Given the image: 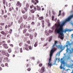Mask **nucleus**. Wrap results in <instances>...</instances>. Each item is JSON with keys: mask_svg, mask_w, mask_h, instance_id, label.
<instances>
[{"mask_svg": "<svg viewBox=\"0 0 73 73\" xmlns=\"http://www.w3.org/2000/svg\"><path fill=\"white\" fill-rule=\"evenodd\" d=\"M21 12L22 13H23V14H24L25 13V11L23 9L21 10Z\"/></svg>", "mask_w": 73, "mask_h": 73, "instance_id": "aec40b11", "label": "nucleus"}, {"mask_svg": "<svg viewBox=\"0 0 73 73\" xmlns=\"http://www.w3.org/2000/svg\"><path fill=\"white\" fill-rule=\"evenodd\" d=\"M38 40H37V41H36L35 44L34 45V46H35V47H36V46H37V45H38Z\"/></svg>", "mask_w": 73, "mask_h": 73, "instance_id": "2eb2a0df", "label": "nucleus"}, {"mask_svg": "<svg viewBox=\"0 0 73 73\" xmlns=\"http://www.w3.org/2000/svg\"><path fill=\"white\" fill-rule=\"evenodd\" d=\"M46 21L48 23H49V19H47L46 20Z\"/></svg>", "mask_w": 73, "mask_h": 73, "instance_id": "09e8293b", "label": "nucleus"}, {"mask_svg": "<svg viewBox=\"0 0 73 73\" xmlns=\"http://www.w3.org/2000/svg\"><path fill=\"white\" fill-rule=\"evenodd\" d=\"M1 66H2V67H4V65L3 64H2L1 65Z\"/></svg>", "mask_w": 73, "mask_h": 73, "instance_id": "4d7b16f0", "label": "nucleus"}, {"mask_svg": "<svg viewBox=\"0 0 73 73\" xmlns=\"http://www.w3.org/2000/svg\"><path fill=\"white\" fill-rule=\"evenodd\" d=\"M31 18L33 20H35V16L34 15H32Z\"/></svg>", "mask_w": 73, "mask_h": 73, "instance_id": "c756f323", "label": "nucleus"}, {"mask_svg": "<svg viewBox=\"0 0 73 73\" xmlns=\"http://www.w3.org/2000/svg\"><path fill=\"white\" fill-rule=\"evenodd\" d=\"M35 1H36V3H38V1L37 0H35Z\"/></svg>", "mask_w": 73, "mask_h": 73, "instance_id": "0e129e2a", "label": "nucleus"}, {"mask_svg": "<svg viewBox=\"0 0 73 73\" xmlns=\"http://www.w3.org/2000/svg\"><path fill=\"white\" fill-rule=\"evenodd\" d=\"M7 51L8 53H11V52H12V50H11V48H9L7 50Z\"/></svg>", "mask_w": 73, "mask_h": 73, "instance_id": "a211bd4d", "label": "nucleus"}, {"mask_svg": "<svg viewBox=\"0 0 73 73\" xmlns=\"http://www.w3.org/2000/svg\"><path fill=\"white\" fill-rule=\"evenodd\" d=\"M16 11H18V10H19V8L17 7H16Z\"/></svg>", "mask_w": 73, "mask_h": 73, "instance_id": "052dcab7", "label": "nucleus"}, {"mask_svg": "<svg viewBox=\"0 0 73 73\" xmlns=\"http://www.w3.org/2000/svg\"><path fill=\"white\" fill-rule=\"evenodd\" d=\"M34 9H35L34 10L35 11H36V7H34Z\"/></svg>", "mask_w": 73, "mask_h": 73, "instance_id": "bf43d9fd", "label": "nucleus"}, {"mask_svg": "<svg viewBox=\"0 0 73 73\" xmlns=\"http://www.w3.org/2000/svg\"><path fill=\"white\" fill-rule=\"evenodd\" d=\"M5 66H7V67H8V63H5Z\"/></svg>", "mask_w": 73, "mask_h": 73, "instance_id": "c03bdc74", "label": "nucleus"}, {"mask_svg": "<svg viewBox=\"0 0 73 73\" xmlns=\"http://www.w3.org/2000/svg\"><path fill=\"white\" fill-rule=\"evenodd\" d=\"M31 2H32V3H35V1H34V0H32Z\"/></svg>", "mask_w": 73, "mask_h": 73, "instance_id": "69168bd1", "label": "nucleus"}, {"mask_svg": "<svg viewBox=\"0 0 73 73\" xmlns=\"http://www.w3.org/2000/svg\"><path fill=\"white\" fill-rule=\"evenodd\" d=\"M41 39L42 40V41H44L45 39V38H41Z\"/></svg>", "mask_w": 73, "mask_h": 73, "instance_id": "79ce46f5", "label": "nucleus"}, {"mask_svg": "<svg viewBox=\"0 0 73 73\" xmlns=\"http://www.w3.org/2000/svg\"><path fill=\"white\" fill-rule=\"evenodd\" d=\"M24 46L25 47H24V48L25 49V50H27V51H28L29 50V49L30 50H32V49H33V47H31V46H29L27 44H25L24 45Z\"/></svg>", "mask_w": 73, "mask_h": 73, "instance_id": "20e7f679", "label": "nucleus"}, {"mask_svg": "<svg viewBox=\"0 0 73 73\" xmlns=\"http://www.w3.org/2000/svg\"><path fill=\"white\" fill-rule=\"evenodd\" d=\"M0 0L1 1V0ZM2 2H3V4H5L6 2V0H3Z\"/></svg>", "mask_w": 73, "mask_h": 73, "instance_id": "cd10ccee", "label": "nucleus"}, {"mask_svg": "<svg viewBox=\"0 0 73 73\" xmlns=\"http://www.w3.org/2000/svg\"><path fill=\"white\" fill-rule=\"evenodd\" d=\"M29 37L31 39H32L33 37V36L32 35L30 34V35Z\"/></svg>", "mask_w": 73, "mask_h": 73, "instance_id": "bb28decb", "label": "nucleus"}, {"mask_svg": "<svg viewBox=\"0 0 73 73\" xmlns=\"http://www.w3.org/2000/svg\"><path fill=\"white\" fill-rule=\"evenodd\" d=\"M5 52H6V51H3L2 52V53L3 54H5Z\"/></svg>", "mask_w": 73, "mask_h": 73, "instance_id": "473e14b6", "label": "nucleus"}, {"mask_svg": "<svg viewBox=\"0 0 73 73\" xmlns=\"http://www.w3.org/2000/svg\"><path fill=\"white\" fill-rule=\"evenodd\" d=\"M33 5H32V6H30V8H31V9L33 8Z\"/></svg>", "mask_w": 73, "mask_h": 73, "instance_id": "338daca9", "label": "nucleus"}, {"mask_svg": "<svg viewBox=\"0 0 73 73\" xmlns=\"http://www.w3.org/2000/svg\"><path fill=\"white\" fill-rule=\"evenodd\" d=\"M1 34H2V35H7V34L8 33H5L4 32V31H1Z\"/></svg>", "mask_w": 73, "mask_h": 73, "instance_id": "9b49d317", "label": "nucleus"}, {"mask_svg": "<svg viewBox=\"0 0 73 73\" xmlns=\"http://www.w3.org/2000/svg\"><path fill=\"white\" fill-rule=\"evenodd\" d=\"M30 42H31L30 41V40H27V44H29Z\"/></svg>", "mask_w": 73, "mask_h": 73, "instance_id": "4c0bfd02", "label": "nucleus"}, {"mask_svg": "<svg viewBox=\"0 0 73 73\" xmlns=\"http://www.w3.org/2000/svg\"><path fill=\"white\" fill-rule=\"evenodd\" d=\"M45 33L46 36H48V35H49V34L48 33V31H47V30H46L45 31Z\"/></svg>", "mask_w": 73, "mask_h": 73, "instance_id": "6ab92c4d", "label": "nucleus"}, {"mask_svg": "<svg viewBox=\"0 0 73 73\" xmlns=\"http://www.w3.org/2000/svg\"><path fill=\"white\" fill-rule=\"evenodd\" d=\"M9 28L7 29V31H6V32H8V33H12V30L11 29L10 30L9 32Z\"/></svg>", "mask_w": 73, "mask_h": 73, "instance_id": "4468645a", "label": "nucleus"}, {"mask_svg": "<svg viewBox=\"0 0 73 73\" xmlns=\"http://www.w3.org/2000/svg\"><path fill=\"white\" fill-rule=\"evenodd\" d=\"M47 43H46L44 44V45L43 46V47H44V46H46L47 45Z\"/></svg>", "mask_w": 73, "mask_h": 73, "instance_id": "de8ad7c7", "label": "nucleus"}, {"mask_svg": "<svg viewBox=\"0 0 73 73\" xmlns=\"http://www.w3.org/2000/svg\"><path fill=\"white\" fill-rule=\"evenodd\" d=\"M73 17V15H70L67 19H66L64 22L66 24L68 21H69L70 20H71V19H72V17Z\"/></svg>", "mask_w": 73, "mask_h": 73, "instance_id": "423d86ee", "label": "nucleus"}, {"mask_svg": "<svg viewBox=\"0 0 73 73\" xmlns=\"http://www.w3.org/2000/svg\"><path fill=\"white\" fill-rule=\"evenodd\" d=\"M4 60L6 62V61H7L8 60V58L7 57H5L4 58Z\"/></svg>", "mask_w": 73, "mask_h": 73, "instance_id": "5701e85b", "label": "nucleus"}, {"mask_svg": "<svg viewBox=\"0 0 73 73\" xmlns=\"http://www.w3.org/2000/svg\"><path fill=\"white\" fill-rule=\"evenodd\" d=\"M57 44H58V41L57 40L55 41L54 44L53 45L52 48L50 52V57L49 60V62L48 63V66H50V68L51 67V66H53V64L50 63L52 60V55H53V53L56 50V49H57V48H58L59 49H62V46L61 45H57Z\"/></svg>", "mask_w": 73, "mask_h": 73, "instance_id": "f03ea898", "label": "nucleus"}, {"mask_svg": "<svg viewBox=\"0 0 73 73\" xmlns=\"http://www.w3.org/2000/svg\"><path fill=\"white\" fill-rule=\"evenodd\" d=\"M7 38H10V35L9 34L7 35Z\"/></svg>", "mask_w": 73, "mask_h": 73, "instance_id": "72a5a7b5", "label": "nucleus"}, {"mask_svg": "<svg viewBox=\"0 0 73 73\" xmlns=\"http://www.w3.org/2000/svg\"><path fill=\"white\" fill-rule=\"evenodd\" d=\"M11 3H9L8 5L9 7H11Z\"/></svg>", "mask_w": 73, "mask_h": 73, "instance_id": "13d9d810", "label": "nucleus"}, {"mask_svg": "<svg viewBox=\"0 0 73 73\" xmlns=\"http://www.w3.org/2000/svg\"><path fill=\"white\" fill-rule=\"evenodd\" d=\"M45 72V68L44 67H42L41 68V70L40 71V72L41 73H44Z\"/></svg>", "mask_w": 73, "mask_h": 73, "instance_id": "1a4fd4ad", "label": "nucleus"}, {"mask_svg": "<svg viewBox=\"0 0 73 73\" xmlns=\"http://www.w3.org/2000/svg\"><path fill=\"white\" fill-rule=\"evenodd\" d=\"M25 36H29V33H27L25 34Z\"/></svg>", "mask_w": 73, "mask_h": 73, "instance_id": "a878e982", "label": "nucleus"}, {"mask_svg": "<svg viewBox=\"0 0 73 73\" xmlns=\"http://www.w3.org/2000/svg\"><path fill=\"white\" fill-rule=\"evenodd\" d=\"M37 9L38 11H40L41 10V8L40 7L38 6V5H36Z\"/></svg>", "mask_w": 73, "mask_h": 73, "instance_id": "dca6fc26", "label": "nucleus"}, {"mask_svg": "<svg viewBox=\"0 0 73 73\" xmlns=\"http://www.w3.org/2000/svg\"><path fill=\"white\" fill-rule=\"evenodd\" d=\"M62 15L63 16H64L65 15V13H62Z\"/></svg>", "mask_w": 73, "mask_h": 73, "instance_id": "774afa93", "label": "nucleus"}, {"mask_svg": "<svg viewBox=\"0 0 73 73\" xmlns=\"http://www.w3.org/2000/svg\"><path fill=\"white\" fill-rule=\"evenodd\" d=\"M3 17L5 19H6L7 17V15H4L3 16Z\"/></svg>", "mask_w": 73, "mask_h": 73, "instance_id": "c9c22d12", "label": "nucleus"}, {"mask_svg": "<svg viewBox=\"0 0 73 73\" xmlns=\"http://www.w3.org/2000/svg\"><path fill=\"white\" fill-rule=\"evenodd\" d=\"M39 66H40V67H41V66H42V63L40 64L39 65Z\"/></svg>", "mask_w": 73, "mask_h": 73, "instance_id": "58836bf2", "label": "nucleus"}, {"mask_svg": "<svg viewBox=\"0 0 73 73\" xmlns=\"http://www.w3.org/2000/svg\"><path fill=\"white\" fill-rule=\"evenodd\" d=\"M52 36H51L50 37L49 39L48 40V41L50 42L52 40Z\"/></svg>", "mask_w": 73, "mask_h": 73, "instance_id": "b1692460", "label": "nucleus"}, {"mask_svg": "<svg viewBox=\"0 0 73 73\" xmlns=\"http://www.w3.org/2000/svg\"><path fill=\"white\" fill-rule=\"evenodd\" d=\"M35 23L34 22H32L31 23V25H35Z\"/></svg>", "mask_w": 73, "mask_h": 73, "instance_id": "a18cd8bd", "label": "nucleus"}, {"mask_svg": "<svg viewBox=\"0 0 73 73\" xmlns=\"http://www.w3.org/2000/svg\"><path fill=\"white\" fill-rule=\"evenodd\" d=\"M5 56H7V57H9V54L8 52H6L5 53Z\"/></svg>", "mask_w": 73, "mask_h": 73, "instance_id": "393cba45", "label": "nucleus"}, {"mask_svg": "<svg viewBox=\"0 0 73 73\" xmlns=\"http://www.w3.org/2000/svg\"><path fill=\"white\" fill-rule=\"evenodd\" d=\"M3 46L4 48H5L6 49H8L9 47L8 45L6 44H3Z\"/></svg>", "mask_w": 73, "mask_h": 73, "instance_id": "6e6552de", "label": "nucleus"}, {"mask_svg": "<svg viewBox=\"0 0 73 73\" xmlns=\"http://www.w3.org/2000/svg\"><path fill=\"white\" fill-rule=\"evenodd\" d=\"M22 5V4L20 3V2L19 1H18L16 4L17 6H18L19 8H20V7H21Z\"/></svg>", "mask_w": 73, "mask_h": 73, "instance_id": "0eeeda50", "label": "nucleus"}, {"mask_svg": "<svg viewBox=\"0 0 73 73\" xmlns=\"http://www.w3.org/2000/svg\"><path fill=\"white\" fill-rule=\"evenodd\" d=\"M23 21V17H20V19L18 21V23L19 24H20Z\"/></svg>", "mask_w": 73, "mask_h": 73, "instance_id": "f8f14e48", "label": "nucleus"}, {"mask_svg": "<svg viewBox=\"0 0 73 73\" xmlns=\"http://www.w3.org/2000/svg\"><path fill=\"white\" fill-rule=\"evenodd\" d=\"M59 14L58 15V17H59L60 16V15H61V11L60 10L59 11Z\"/></svg>", "mask_w": 73, "mask_h": 73, "instance_id": "7c9ffc66", "label": "nucleus"}, {"mask_svg": "<svg viewBox=\"0 0 73 73\" xmlns=\"http://www.w3.org/2000/svg\"><path fill=\"white\" fill-rule=\"evenodd\" d=\"M31 17L29 16L28 18V21H29V20H31Z\"/></svg>", "mask_w": 73, "mask_h": 73, "instance_id": "2f4dec72", "label": "nucleus"}, {"mask_svg": "<svg viewBox=\"0 0 73 73\" xmlns=\"http://www.w3.org/2000/svg\"><path fill=\"white\" fill-rule=\"evenodd\" d=\"M48 23V27H50V23Z\"/></svg>", "mask_w": 73, "mask_h": 73, "instance_id": "6e6d98bb", "label": "nucleus"}, {"mask_svg": "<svg viewBox=\"0 0 73 73\" xmlns=\"http://www.w3.org/2000/svg\"><path fill=\"white\" fill-rule=\"evenodd\" d=\"M52 13L53 15H56V12H55L54 11H52Z\"/></svg>", "mask_w": 73, "mask_h": 73, "instance_id": "f704fd0d", "label": "nucleus"}, {"mask_svg": "<svg viewBox=\"0 0 73 73\" xmlns=\"http://www.w3.org/2000/svg\"><path fill=\"white\" fill-rule=\"evenodd\" d=\"M27 31V29H25L23 30V33H26V32Z\"/></svg>", "mask_w": 73, "mask_h": 73, "instance_id": "c85d7f7f", "label": "nucleus"}, {"mask_svg": "<svg viewBox=\"0 0 73 73\" xmlns=\"http://www.w3.org/2000/svg\"><path fill=\"white\" fill-rule=\"evenodd\" d=\"M65 24L66 23L63 22L61 24L59 22L58 24L55 23V27L56 28L55 31L57 32V33L59 34L58 36V37L60 38V39H61V40H63L64 39V37H62L64 35V32L65 33H66V32H65V29L64 31H63V27H64Z\"/></svg>", "mask_w": 73, "mask_h": 73, "instance_id": "f257e3e1", "label": "nucleus"}, {"mask_svg": "<svg viewBox=\"0 0 73 73\" xmlns=\"http://www.w3.org/2000/svg\"><path fill=\"white\" fill-rule=\"evenodd\" d=\"M22 50H23V48H21L20 49V51L21 53H22V52H23Z\"/></svg>", "mask_w": 73, "mask_h": 73, "instance_id": "a19ab883", "label": "nucleus"}, {"mask_svg": "<svg viewBox=\"0 0 73 73\" xmlns=\"http://www.w3.org/2000/svg\"><path fill=\"white\" fill-rule=\"evenodd\" d=\"M73 44V42H72L71 43H69V41H67L66 42V48H67L66 49V51L67 52H69V50L70 51V53H73V48H72L71 49V50L69 49V48H68L69 45L70 46L71 45H72Z\"/></svg>", "mask_w": 73, "mask_h": 73, "instance_id": "7ed1b4c3", "label": "nucleus"}, {"mask_svg": "<svg viewBox=\"0 0 73 73\" xmlns=\"http://www.w3.org/2000/svg\"><path fill=\"white\" fill-rule=\"evenodd\" d=\"M22 42H20V43H19V46H22Z\"/></svg>", "mask_w": 73, "mask_h": 73, "instance_id": "ea45409f", "label": "nucleus"}, {"mask_svg": "<svg viewBox=\"0 0 73 73\" xmlns=\"http://www.w3.org/2000/svg\"><path fill=\"white\" fill-rule=\"evenodd\" d=\"M28 17V16L26 14L24 15H23V18L24 20H26Z\"/></svg>", "mask_w": 73, "mask_h": 73, "instance_id": "ddd939ff", "label": "nucleus"}, {"mask_svg": "<svg viewBox=\"0 0 73 73\" xmlns=\"http://www.w3.org/2000/svg\"><path fill=\"white\" fill-rule=\"evenodd\" d=\"M29 7V5L28 3H27L26 5V7L24 8L25 10V11L26 12H27L28 11V7Z\"/></svg>", "mask_w": 73, "mask_h": 73, "instance_id": "9d476101", "label": "nucleus"}, {"mask_svg": "<svg viewBox=\"0 0 73 73\" xmlns=\"http://www.w3.org/2000/svg\"><path fill=\"white\" fill-rule=\"evenodd\" d=\"M14 9V8L13 7H11L9 9V11H12V10Z\"/></svg>", "mask_w": 73, "mask_h": 73, "instance_id": "4be33fe9", "label": "nucleus"}, {"mask_svg": "<svg viewBox=\"0 0 73 73\" xmlns=\"http://www.w3.org/2000/svg\"><path fill=\"white\" fill-rule=\"evenodd\" d=\"M52 21H53L54 20V16H52Z\"/></svg>", "mask_w": 73, "mask_h": 73, "instance_id": "3c124183", "label": "nucleus"}, {"mask_svg": "<svg viewBox=\"0 0 73 73\" xmlns=\"http://www.w3.org/2000/svg\"><path fill=\"white\" fill-rule=\"evenodd\" d=\"M57 60H58V59L57 58H56L55 60V63H56V61H57Z\"/></svg>", "mask_w": 73, "mask_h": 73, "instance_id": "864d4df0", "label": "nucleus"}, {"mask_svg": "<svg viewBox=\"0 0 73 73\" xmlns=\"http://www.w3.org/2000/svg\"><path fill=\"white\" fill-rule=\"evenodd\" d=\"M35 37H36V36H37V33H35Z\"/></svg>", "mask_w": 73, "mask_h": 73, "instance_id": "680f3d73", "label": "nucleus"}, {"mask_svg": "<svg viewBox=\"0 0 73 73\" xmlns=\"http://www.w3.org/2000/svg\"><path fill=\"white\" fill-rule=\"evenodd\" d=\"M31 69L30 68H29L27 69V71H31Z\"/></svg>", "mask_w": 73, "mask_h": 73, "instance_id": "37998d69", "label": "nucleus"}, {"mask_svg": "<svg viewBox=\"0 0 73 73\" xmlns=\"http://www.w3.org/2000/svg\"><path fill=\"white\" fill-rule=\"evenodd\" d=\"M30 12H31L32 13H35V10L33 9L31 10Z\"/></svg>", "mask_w": 73, "mask_h": 73, "instance_id": "412c9836", "label": "nucleus"}, {"mask_svg": "<svg viewBox=\"0 0 73 73\" xmlns=\"http://www.w3.org/2000/svg\"><path fill=\"white\" fill-rule=\"evenodd\" d=\"M63 58H61L60 60V62L61 63V64L60 66V68L61 69H65L64 67L62 66V64H65V62H64V61H63Z\"/></svg>", "mask_w": 73, "mask_h": 73, "instance_id": "39448f33", "label": "nucleus"}, {"mask_svg": "<svg viewBox=\"0 0 73 73\" xmlns=\"http://www.w3.org/2000/svg\"><path fill=\"white\" fill-rule=\"evenodd\" d=\"M9 25H8V26H7L8 28H9V27H11V25H10V23H9Z\"/></svg>", "mask_w": 73, "mask_h": 73, "instance_id": "603ef678", "label": "nucleus"}, {"mask_svg": "<svg viewBox=\"0 0 73 73\" xmlns=\"http://www.w3.org/2000/svg\"><path fill=\"white\" fill-rule=\"evenodd\" d=\"M38 20H42L44 19V17H39L38 18Z\"/></svg>", "mask_w": 73, "mask_h": 73, "instance_id": "f3484780", "label": "nucleus"}, {"mask_svg": "<svg viewBox=\"0 0 73 73\" xmlns=\"http://www.w3.org/2000/svg\"><path fill=\"white\" fill-rule=\"evenodd\" d=\"M71 36H72L71 37V38H73V33L71 35Z\"/></svg>", "mask_w": 73, "mask_h": 73, "instance_id": "e2e57ef3", "label": "nucleus"}, {"mask_svg": "<svg viewBox=\"0 0 73 73\" xmlns=\"http://www.w3.org/2000/svg\"><path fill=\"white\" fill-rule=\"evenodd\" d=\"M0 30H1V31H2V30H3V28L1 26H0Z\"/></svg>", "mask_w": 73, "mask_h": 73, "instance_id": "8fccbe9b", "label": "nucleus"}, {"mask_svg": "<svg viewBox=\"0 0 73 73\" xmlns=\"http://www.w3.org/2000/svg\"><path fill=\"white\" fill-rule=\"evenodd\" d=\"M0 25H4V23H0Z\"/></svg>", "mask_w": 73, "mask_h": 73, "instance_id": "49530a36", "label": "nucleus"}, {"mask_svg": "<svg viewBox=\"0 0 73 73\" xmlns=\"http://www.w3.org/2000/svg\"><path fill=\"white\" fill-rule=\"evenodd\" d=\"M49 33H52V32H53V31H51V30H49Z\"/></svg>", "mask_w": 73, "mask_h": 73, "instance_id": "5fc2aeb1", "label": "nucleus"}, {"mask_svg": "<svg viewBox=\"0 0 73 73\" xmlns=\"http://www.w3.org/2000/svg\"><path fill=\"white\" fill-rule=\"evenodd\" d=\"M41 22L42 23V24L43 26H44V21L43 20L41 21Z\"/></svg>", "mask_w": 73, "mask_h": 73, "instance_id": "e433bc0d", "label": "nucleus"}]
</instances>
